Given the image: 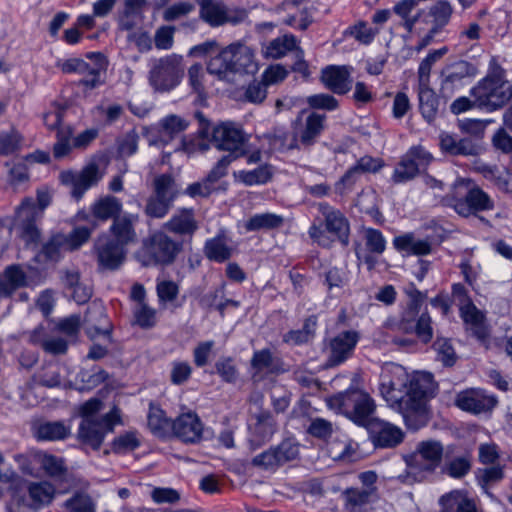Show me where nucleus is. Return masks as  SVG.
<instances>
[{
	"instance_id": "60",
	"label": "nucleus",
	"mask_w": 512,
	"mask_h": 512,
	"mask_svg": "<svg viewBox=\"0 0 512 512\" xmlns=\"http://www.w3.org/2000/svg\"><path fill=\"white\" fill-rule=\"evenodd\" d=\"M503 477V468L499 465L478 469L476 473L477 481L484 490H487L489 486L500 482Z\"/></svg>"
},
{
	"instance_id": "55",
	"label": "nucleus",
	"mask_w": 512,
	"mask_h": 512,
	"mask_svg": "<svg viewBox=\"0 0 512 512\" xmlns=\"http://www.w3.org/2000/svg\"><path fill=\"white\" fill-rule=\"evenodd\" d=\"M452 7L447 1H437L428 12V17L431 18V28L441 32L444 27L449 23L452 15Z\"/></svg>"
},
{
	"instance_id": "57",
	"label": "nucleus",
	"mask_w": 512,
	"mask_h": 512,
	"mask_svg": "<svg viewBox=\"0 0 512 512\" xmlns=\"http://www.w3.org/2000/svg\"><path fill=\"white\" fill-rule=\"evenodd\" d=\"M432 348L436 353V360L441 362L444 367L455 365L458 357L449 339L437 337Z\"/></svg>"
},
{
	"instance_id": "49",
	"label": "nucleus",
	"mask_w": 512,
	"mask_h": 512,
	"mask_svg": "<svg viewBox=\"0 0 512 512\" xmlns=\"http://www.w3.org/2000/svg\"><path fill=\"white\" fill-rule=\"evenodd\" d=\"M152 195L173 204L179 195V188L174 177L168 173L156 176L153 180Z\"/></svg>"
},
{
	"instance_id": "23",
	"label": "nucleus",
	"mask_w": 512,
	"mask_h": 512,
	"mask_svg": "<svg viewBox=\"0 0 512 512\" xmlns=\"http://www.w3.org/2000/svg\"><path fill=\"white\" fill-rule=\"evenodd\" d=\"M497 402L495 396L480 389L462 391L455 399L457 407L473 414L489 412L497 405Z\"/></svg>"
},
{
	"instance_id": "56",
	"label": "nucleus",
	"mask_w": 512,
	"mask_h": 512,
	"mask_svg": "<svg viewBox=\"0 0 512 512\" xmlns=\"http://www.w3.org/2000/svg\"><path fill=\"white\" fill-rule=\"evenodd\" d=\"M297 46V39L291 34H285L272 40L266 48V56L272 59H279L292 51Z\"/></svg>"
},
{
	"instance_id": "7",
	"label": "nucleus",
	"mask_w": 512,
	"mask_h": 512,
	"mask_svg": "<svg viewBox=\"0 0 512 512\" xmlns=\"http://www.w3.org/2000/svg\"><path fill=\"white\" fill-rule=\"evenodd\" d=\"M318 210L323 217L324 229L322 228V225H311L308 230L310 238L316 241L319 245L327 247L330 244V241L326 236L327 232L333 235L344 246H347L349 243L350 225L345 215L340 210L330 206L326 202L320 203L318 205Z\"/></svg>"
},
{
	"instance_id": "51",
	"label": "nucleus",
	"mask_w": 512,
	"mask_h": 512,
	"mask_svg": "<svg viewBox=\"0 0 512 512\" xmlns=\"http://www.w3.org/2000/svg\"><path fill=\"white\" fill-rule=\"evenodd\" d=\"M472 467V457L469 454L446 458L442 472L449 477L461 479L466 476Z\"/></svg>"
},
{
	"instance_id": "53",
	"label": "nucleus",
	"mask_w": 512,
	"mask_h": 512,
	"mask_svg": "<svg viewBox=\"0 0 512 512\" xmlns=\"http://www.w3.org/2000/svg\"><path fill=\"white\" fill-rule=\"evenodd\" d=\"M284 218L274 213H259L249 218L245 223L247 231L276 229L283 225Z\"/></svg>"
},
{
	"instance_id": "42",
	"label": "nucleus",
	"mask_w": 512,
	"mask_h": 512,
	"mask_svg": "<svg viewBox=\"0 0 512 512\" xmlns=\"http://www.w3.org/2000/svg\"><path fill=\"white\" fill-rule=\"evenodd\" d=\"M419 110L423 118L428 122H433L440 112V100L434 90L429 86L418 87Z\"/></svg>"
},
{
	"instance_id": "29",
	"label": "nucleus",
	"mask_w": 512,
	"mask_h": 512,
	"mask_svg": "<svg viewBox=\"0 0 512 512\" xmlns=\"http://www.w3.org/2000/svg\"><path fill=\"white\" fill-rule=\"evenodd\" d=\"M255 424L251 428L249 443L252 449L259 448L268 442L276 432V422L268 410H260L254 415Z\"/></svg>"
},
{
	"instance_id": "50",
	"label": "nucleus",
	"mask_w": 512,
	"mask_h": 512,
	"mask_svg": "<svg viewBox=\"0 0 512 512\" xmlns=\"http://www.w3.org/2000/svg\"><path fill=\"white\" fill-rule=\"evenodd\" d=\"M273 176V167L270 164H262L253 170H241L235 174L236 180L245 186L264 185Z\"/></svg>"
},
{
	"instance_id": "44",
	"label": "nucleus",
	"mask_w": 512,
	"mask_h": 512,
	"mask_svg": "<svg viewBox=\"0 0 512 512\" xmlns=\"http://www.w3.org/2000/svg\"><path fill=\"white\" fill-rule=\"evenodd\" d=\"M122 211V202L115 196L107 195L100 198L91 206V212L96 219L107 221L115 217H120Z\"/></svg>"
},
{
	"instance_id": "22",
	"label": "nucleus",
	"mask_w": 512,
	"mask_h": 512,
	"mask_svg": "<svg viewBox=\"0 0 512 512\" xmlns=\"http://www.w3.org/2000/svg\"><path fill=\"white\" fill-rule=\"evenodd\" d=\"M453 207L460 216L469 217L481 211L494 209V201L482 189L473 187L463 198L455 200Z\"/></svg>"
},
{
	"instance_id": "37",
	"label": "nucleus",
	"mask_w": 512,
	"mask_h": 512,
	"mask_svg": "<svg viewBox=\"0 0 512 512\" xmlns=\"http://www.w3.org/2000/svg\"><path fill=\"white\" fill-rule=\"evenodd\" d=\"M346 507L352 512H362L377 500V488H347L343 492Z\"/></svg>"
},
{
	"instance_id": "61",
	"label": "nucleus",
	"mask_w": 512,
	"mask_h": 512,
	"mask_svg": "<svg viewBox=\"0 0 512 512\" xmlns=\"http://www.w3.org/2000/svg\"><path fill=\"white\" fill-rule=\"evenodd\" d=\"M140 446V441L135 432H126L116 437L112 442L114 453L123 454L134 451Z\"/></svg>"
},
{
	"instance_id": "21",
	"label": "nucleus",
	"mask_w": 512,
	"mask_h": 512,
	"mask_svg": "<svg viewBox=\"0 0 512 512\" xmlns=\"http://www.w3.org/2000/svg\"><path fill=\"white\" fill-rule=\"evenodd\" d=\"M365 428L375 447L393 448L404 439V433L400 428L379 418L370 421Z\"/></svg>"
},
{
	"instance_id": "6",
	"label": "nucleus",
	"mask_w": 512,
	"mask_h": 512,
	"mask_svg": "<svg viewBox=\"0 0 512 512\" xmlns=\"http://www.w3.org/2000/svg\"><path fill=\"white\" fill-rule=\"evenodd\" d=\"M408 374L401 365L386 364L379 379V392L386 403L401 413L406 423Z\"/></svg>"
},
{
	"instance_id": "59",
	"label": "nucleus",
	"mask_w": 512,
	"mask_h": 512,
	"mask_svg": "<svg viewBox=\"0 0 512 512\" xmlns=\"http://www.w3.org/2000/svg\"><path fill=\"white\" fill-rule=\"evenodd\" d=\"M172 207V203L151 194L146 200L144 213L149 218L162 219Z\"/></svg>"
},
{
	"instance_id": "20",
	"label": "nucleus",
	"mask_w": 512,
	"mask_h": 512,
	"mask_svg": "<svg viewBox=\"0 0 512 512\" xmlns=\"http://www.w3.org/2000/svg\"><path fill=\"white\" fill-rule=\"evenodd\" d=\"M474 67L467 61L460 60L452 63L442 70V82L440 93L447 100L460 90L465 80L473 74Z\"/></svg>"
},
{
	"instance_id": "63",
	"label": "nucleus",
	"mask_w": 512,
	"mask_h": 512,
	"mask_svg": "<svg viewBox=\"0 0 512 512\" xmlns=\"http://www.w3.org/2000/svg\"><path fill=\"white\" fill-rule=\"evenodd\" d=\"M135 323L141 328H151L156 323V311L146 303L137 304L133 310Z\"/></svg>"
},
{
	"instance_id": "28",
	"label": "nucleus",
	"mask_w": 512,
	"mask_h": 512,
	"mask_svg": "<svg viewBox=\"0 0 512 512\" xmlns=\"http://www.w3.org/2000/svg\"><path fill=\"white\" fill-rule=\"evenodd\" d=\"M84 322L86 334L90 339L99 335L110 336L111 325L107 318L106 309L101 303L93 302L88 306Z\"/></svg>"
},
{
	"instance_id": "8",
	"label": "nucleus",
	"mask_w": 512,
	"mask_h": 512,
	"mask_svg": "<svg viewBox=\"0 0 512 512\" xmlns=\"http://www.w3.org/2000/svg\"><path fill=\"white\" fill-rule=\"evenodd\" d=\"M120 422V410L117 407L101 417L82 418L77 431V439L82 445L97 451L102 446L105 436L113 432L115 425Z\"/></svg>"
},
{
	"instance_id": "46",
	"label": "nucleus",
	"mask_w": 512,
	"mask_h": 512,
	"mask_svg": "<svg viewBox=\"0 0 512 512\" xmlns=\"http://www.w3.org/2000/svg\"><path fill=\"white\" fill-rule=\"evenodd\" d=\"M317 329V316L311 315L304 320L301 329L290 330L283 336V342L290 345H303L312 342Z\"/></svg>"
},
{
	"instance_id": "1",
	"label": "nucleus",
	"mask_w": 512,
	"mask_h": 512,
	"mask_svg": "<svg viewBox=\"0 0 512 512\" xmlns=\"http://www.w3.org/2000/svg\"><path fill=\"white\" fill-rule=\"evenodd\" d=\"M194 117L198 123L199 137L208 140L217 150L227 151V155H233L235 160L246 155L244 145L248 136L241 125L232 121L212 125L201 111H196Z\"/></svg>"
},
{
	"instance_id": "4",
	"label": "nucleus",
	"mask_w": 512,
	"mask_h": 512,
	"mask_svg": "<svg viewBox=\"0 0 512 512\" xmlns=\"http://www.w3.org/2000/svg\"><path fill=\"white\" fill-rule=\"evenodd\" d=\"M479 108L494 111L512 98V84L504 79V70L495 64L493 70L471 90Z\"/></svg>"
},
{
	"instance_id": "13",
	"label": "nucleus",
	"mask_w": 512,
	"mask_h": 512,
	"mask_svg": "<svg viewBox=\"0 0 512 512\" xmlns=\"http://www.w3.org/2000/svg\"><path fill=\"white\" fill-rule=\"evenodd\" d=\"M235 161L233 155H223L200 181L190 184L185 193L191 197H209L212 193L226 191L228 182L222 179L228 175L229 166Z\"/></svg>"
},
{
	"instance_id": "14",
	"label": "nucleus",
	"mask_w": 512,
	"mask_h": 512,
	"mask_svg": "<svg viewBox=\"0 0 512 512\" xmlns=\"http://www.w3.org/2000/svg\"><path fill=\"white\" fill-rule=\"evenodd\" d=\"M432 155L420 146L411 147L396 164L391 181L402 184L413 180L431 163Z\"/></svg>"
},
{
	"instance_id": "30",
	"label": "nucleus",
	"mask_w": 512,
	"mask_h": 512,
	"mask_svg": "<svg viewBox=\"0 0 512 512\" xmlns=\"http://www.w3.org/2000/svg\"><path fill=\"white\" fill-rule=\"evenodd\" d=\"M263 139L273 152L286 153L293 150L301 151L294 128L288 131L283 127H275L263 135Z\"/></svg>"
},
{
	"instance_id": "2",
	"label": "nucleus",
	"mask_w": 512,
	"mask_h": 512,
	"mask_svg": "<svg viewBox=\"0 0 512 512\" xmlns=\"http://www.w3.org/2000/svg\"><path fill=\"white\" fill-rule=\"evenodd\" d=\"M407 386L406 427L417 431L426 426L430 419L427 402L435 396L438 384L431 373L417 372L408 377Z\"/></svg>"
},
{
	"instance_id": "38",
	"label": "nucleus",
	"mask_w": 512,
	"mask_h": 512,
	"mask_svg": "<svg viewBox=\"0 0 512 512\" xmlns=\"http://www.w3.org/2000/svg\"><path fill=\"white\" fill-rule=\"evenodd\" d=\"M439 504L441 512H478L474 500L460 490L444 494L439 499Z\"/></svg>"
},
{
	"instance_id": "11",
	"label": "nucleus",
	"mask_w": 512,
	"mask_h": 512,
	"mask_svg": "<svg viewBox=\"0 0 512 512\" xmlns=\"http://www.w3.org/2000/svg\"><path fill=\"white\" fill-rule=\"evenodd\" d=\"M196 2L199 6V19L212 28L226 24L236 26L248 18V11L245 8H231L217 0H196Z\"/></svg>"
},
{
	"instance_id": "41",
	"label": "nucleus",
	"mask_w": 512,
	"mask_h": 512,
	"mask_svg": "<svg viewBox=\"0 0 512 512\" xmlns=\"http://www.w3.org/2000/svg\"><path fill=\"white\" fill-rule=\"evenodd\" d=\"M399 331L407 334L415 333L417 337L423 342L428 343L433 338L432 319L428 311H424L419 315L416 320L410 323H398L396 325Z\"/></svg>"
},
{
	"instance_id": "34",
	"label": "nucleus",
	"mask_w": 512,
	"mask_h": 512,
	"mask_svg": "<svg viewBox=\"0 0 512 512\" xmlns=\"http://www.w3.org/2000/svg\"><path fill=\"white\" fill-rule=\"evenodd\" d=\"M66 252L68 248L65 234L57 233L43 243L35 259L38 263H56L64 257Z\"/></svg>"
},
{
	"instance_id": "15",
	"label": "nucleus",
	"mask_w": 512,
	"mask_h": 512,
	"mask_svg": "<svg viewBox=\"0 0 512 512\" xmlns=\"http://www.w3.org/2000/svg\"><path fill=\"white\" fill-rule=\"evenodd\" d=\"M97 265L100 271L118 270L124 263L128 249L114 241L108 234H102L94 244Z\"/></svg>"
},
{
	"instance_id": "47",
	"label": "nucleus",
	"mask_w": 512,
	"mask_h": 512,
	"mask_svg": "<svg viewBox=\"0 0 512 512\" xmlns=\"http://www.w3.org/2000/svg\"><path fill=\"white\" fill-rule=\"evenodd\" d=\"M148 427L153 435L158 438H167L173 434V421L166 417L165 412L159 407L150 406L148 413Z\"/></svg>"
},
{
	"instance_id": "5",
	"label": "nucleus",
	"mask_w": 512,
	"mask_h": 512,
	"mask_svg": "<svg viewBox=\"0 0 512 512\" xmlns=\"http://www.w3.org/2000/svg\"><path fill=\"white\" fill-rule=\"evenodd\" d=\"M330 409L337 410L359 426L366 427L374 420L375 402L363 390L351 389L327 399Z\"/></svg>"
},
{
	"instance_id": "31",
	"label": "nucleus",
	"mask_w": 512,
	"mask_h": 512,
	"mask_svg": "<svg viewBox=\"0 0 512 512\" xmlns=\"http://www.w3.org/2000/svg\"><path fill=\"white\" fill-rule=\"evenodd\" d=\"M75 486L79 489L74 491L62 504L66 512H96L95 501L85 492L90 487L89 481L78 478Z\"/></svg>"
},
{
	"instance_id": "33",
	"label": "nucleus",
	"mask_w": 512,
	"mask_h": 512,
	"mask_svg": "<svg viewBox=\"0 0 512 512\" xmlns=\"http://www.w3.org/2000/svg\"><path fill=\"white\" fill-rule=\"evenodd\" d=\"M198 227L193 208L179 209L173 214L169 221L164 224L166 230L182 236H192L197 231Z\"/></svg>"
},
{
	"instance_id": "40",
	"label": "nucleus",
	"mask_w": 512,
	"mask_h": 512,
	"mask_svg": "<svg viewBox=\"0 0 512 512\" xmlns=\"http://www.w3.org/2000/svg\"><path fill=\"white\" fill-rule=\"evenodd\" d=\"M394 247L401 252H406L408 255H428L431 253L432 245L427 239H418L413 233H406L394 238Z\"/></svg>"
},
{
	"instance_id": "19",
	"label": "nucleus",
	"mask_w": 512,
	"mask_h": 512,
	"mask_svg": "<svg viewBox=\"0 0 512 512\" xmlns=\"http://www.w3.org/2000/svg\"><path fill=\"white\" fill-rule=\"evenodd\" d=\"M359 340L360 333L356 330L341 331L331 337L326 345L328 365L336 367L351 358Z\"/></svg>"
},
{
	"instance_id": "26",
	"label": "nucleus",
	"mask_w": 512,
	"mask_h": 512,
	"mask_svg": "<svg viewBox=\"0 0 512 512\" xmlns=\"http://www.w3.org/2000/svg\"><path fill=\"white\" fill-rule=\"evenodd\" d=\"M203 426L195 413H185L173 421V434L185 443H196L202 438Z\"/></svg>"
},
{
	"instance_id": "45",
	"label": "nucleus",
	"mask_w": 512,
	"mask_h": 512,
	"mask_svg": "<svg viewBox=\"0 0 512 512\" xmlns=\"http://www.w3.org/2000/svg\"><path fill=\"white\" fill-rule=\"evenodd\" d=\"M54 493V487L48 482L30 483L28 486V495L31 503L28 507L34 511H38L52 502Z\"/></svg>"
},
{
	"instance_id": "39",
	"label": "nucleus",
	"mask_w": 512,
	"mask_h": 512,
	"mask_svg": "<svg viewBox=\"0 0 512 512\" xmlns=\"http://www.w3.org/2000/svg\"><path fill=\"white\" fill-rule=\"evenodd\" d=\"M404 293L408 297V302L398 323L411 324L412 320H416V318L421 315V307L427 299V292L418 290L416 285L410 282L405 286Z\"/></svg>"
},
{
	"instance_id": "48",
	"label": "nucleus",
	"mask_w": 512,
	"mask_h": 512,
	"mask_svg": "<svg viewBox=\"0 0 512 512\" xmlns=\"http://www.w3.org/2000/svg\"><path fill=\"white\" fill-rule=\"evenodd\" d=\"M70 433V426L63 421H47L37 426L35 436L39 440L60 441L66 439Z\"/></svg>"
},
{
	"instance_id": "54",
	"label": "nucleus",
	"mask_w": 512,
	"mask_h": 512,
	"mask_svg": "<svg viewBox=\"0 0 512 512\" xmlns=\"http://www.w3.org/2000/svg\"><path fill=\"white\" fill-rule=\"evenodd\" d=\"M188 126V121L180 116H167L160 122L159 138L162 142H168L185 131Z\"/></svg>"
},
{
	"instance_id": "35",
	"label": "nucleus",
	"mask_w": 512,
	"mask_h": 512,
	"mask_svg": "<svg viewBox=\"0 0 512 512\" xmlns=\"http://www.w3.org/2000/svg\"><path fill=\"white\" fill-rule=\"evenodd\" d=\"M441 149L453 156H475L479 147L471 138H458L455 135L443 133L440 135Z\"/></svg>"
},
{
	"instance_id": "25",
	"label": "nucleus",
	"mask_w": 512,
	"mask_h": 512,
	"mask_svg": "<svg viewBox=\"0 0 512 512\" xmlns=\"http://www.w3.org/2000/svg\"><path fill=\"white\" fill-rule=\"evenodd\" d=\"M138 222V214L123 213L120 217L114 218L107 234L127 248L137 240L135 226Z\"/></svg>"
},
{
	"instance_id": "32",
	"label": "nucleus",
	"mask_w": 512,
	"mask_h": 512,
	"mask_svg": "<svg viewBox=\"0 0 512 512\" xmlns=\"http://www.w3.org/2000/svg\"><path fill=\"white\" fill-rule=\"evenodd\" d=\"M44 120L49 129H57V141L53 146V156L56 159H61L67 156L73 145L71 144L72 131L70 128H59L61 122V115L57 112L46 114Z\"/></svg>"
},
{
	"instance_id": "12",
	"label": "nucleus",
	"mask_w": 512,
	"mask_h": 512,
	"mask_svg": "<svg viewBox=\"0 0 512 512\" xmlns=\"http://www.w3.org/2000/svg\"><path fill=\"white\" fill-rule=\"evenodd\" d=\"M182 250V244L162 231L151 234L143 242L144 264L170 265Z\"/></svg>"
},
{
	"instance_id": "3",
	"label": "nucleus",
	"mask_w": 512,
	"mask_h": 512,
	"mask_svg": "<svg viewBox=\"0 0 512 512\" xmlns=\"http://www.w3.org/2000/svg\"><path fill=\"white\" fill-rule=\"evenodd\" d=\"M258 71L254 51L240 42H235L221 49L207 63V72L220 80L230 74H254Z\"/></svg>"
},
{
	"instance_id": "64",
	"label": "nucleus",
	"mask_w": 512,
	"mask_h": 512,
	"mask_svg": "<svg viewBox=\"0 0 512 512\" xmlns=\"http://www.w3.org/2000/svg\"><path fill=\"white\" fill-rule=\"evenodd\" d=\"M306 103L312 109L326 111H334L339 106L338 100L334 96L326 93L310 95L306 98Z\"/></svg>"
},
{
	"instance_id": "36",
	"label": "nucleus",
	"mask_w": 512,
	"mask_h": 512,
	"mask_svg": "<svg viewBox=\"0 0 512 512\" xmlns=\"http://www.w3.org/2000/svg\"><path fill=\"white\" fill-rule=\"evenodd\" d=\"M459 310L460 317L468 326L471 334L477 339L483 340L487 336L483 313L474 305L473 302L463 303Z\"/></svg>"
},
{
	"instance_id": "27",
	"label": "nucleus",
	"mask_w": 512,
	"mask_h": 512,
	"mask_svg": "<svg viewBox=\"0 0 512 512\" xmlns=\"http://www.w3.org/2000/svg\"><path fill=\"white\" fill-rule=\"evenodd\" d=\"M320 79L328 90L338 95H344L351 89L352 79L346 66H327L322 69Z\"/></svg>"
},
{
	"instance_id": "43",
	"label": "nucleus",
	"mask_w": 512,
	"mask_h": 512,
	"mask_svg": "<svg viewBox=\"0 0 512 512\" xmlns=\"http://www.w3.org/2000/svg\"><path fill=\"white\" fill-rule=\"evenodd\" d=\"M203 252L209 260L217 263H223L230 259L233 249L228 245L226 236L220 233L217 236L206 240Z\"/></svg>"
},
{
	"instance_id": "58",
	"label": "nucleus",
	"mask_w": 512,
	"mask_h": 512,
	"mask_svg": "<svg viewBox=\"0 0 512 512\" xmlns=\"http://www.w3.org/2000/svg\"><path fill=\"white\" fill-rule=\"evenodd\" d=\"M23 137L15 130L0 132V156H8L20 150Z\"/></svg>"
},
{
	"instance_id": "24",
	"label": "nucleus",
	"mask_w": 512,
	"mask_h": 512,
	"mask_svg": "<svg viewBox=\"0 0 512 512\" xmlns=\"http://www.w3.org/2000/svg\"><path fill=\"white\" fill-rule=\"evenodd\" d=\"M17 216L21 221L22 238L27 244L37 243L40 239V230L35 222L39 219V211L32 198H25L17 209Z\"/></svg>"
},
{
	"instance_id": "18",
	"label": "nucleus",
	"mask_w": 512,
	"mask_h": 512,
	"mask_svg": "<svg viewBox=\"0 0 512 512\" xmlns=\"http://www.w3.org/2000/svg\"><path fill=\"white\" fill-rule=\"evenodd\" d=\"M299 455V444L292 438L284 439L279 445L256 455L252 459L253 466L263 469H274Z\"/></svg>"
},
{
	"instance_id": "16",
	"label": "nucleus",
	"mask_w": 512,
	"mask_h": 512,
	"mask_svg": "<svg viewBox=\"0 0 512 512\" xmlns=\"http://www.w3.org/2000/svg\"><path fill=\"white\" fill-rule=\"evenodd\" d=\"M103 173L96 162L86 165L80 172L64 171L60 174L62 184L71 187V196L80 200L85 192L97 185L102 179Z\"/></svg>"
},
{
	"instance_id": "17",
	"label": "nucleus",
	"mask_w": 512,
	"mask_h": 512,
	"mask_svg": "<svg viewBox=\"0 0 512 512\" xmlns=\"http://www.w3.org/2000/svg\"><path fill=\"white\" fill-rule=\"evenodd\" d=\"M326 120L325 114L311 112L305 118L299 116L292 122L302 150H309L317 143L326 128Z\"/></svg>"
},
{
	"instance_id": "9",
	"label": "nucleus",
	"mask_w": 512,
	"mask_h": 512,
	"mask_svg": "<svg viewBox=\"0 0 512 512\" xmlns=\"http://www.w3.org/2000/svg\"><path fill=\"white\" fill-rule=\"evenodd\" d=\"M183 74L182 56L171 54L152 61L148 82L156 92H169L179 85Z\"/></svg>"
},
{
	"instance_id": "10",
	"label": "nucleus",
	"mask_w": 512,
	"mask_h": 512,
	"mask_svg": "<svg viewBox=\"0 0 512 512\" xmlns=\"http://www.w3.org/2000/svg\"><path fill=\"white\" fill-rule=\"evenodd\" d=\"M442 455L443 446L439 441L419 442L415 451L406 458L408 476L413 481H422L424 473H432L439 466Z\"/></svg>"
},
{
	"instance_id": "52",
	"label": "nucleus",
	"mask_w": 512,
	"mask_h": 512,
	"mask_svg": "<svg viewBox=\"0 0 512 512\" xmlns=\"http://www.w3.org/2000/svg\"><path fill=\"white\" fill-rule=\"evenodd\" d=\"M42 328H36L31 336L30 341L33 344L40 345L42 349L53 355H61L65 354L68 349V342L63 337H47V338H41L40 332Z\"/></svg>"
},
{
	"instance_id": "62",
	"label": "nucleus",
	"mask_w": 512,
	"mask_h": 512,
	"mask_svg": "<svg viewBox=\"0 0 512 512\" xmlns=\"http://www.w3.org/2000/svg\"><path fill=\"white\" fill-rule=\"evenodd\" d=\"M175 26H159L154 34L153 40L155 48L158 50H170L174 45Z\"/></svg>"
}]
</instances>
